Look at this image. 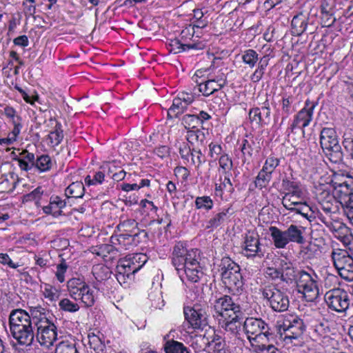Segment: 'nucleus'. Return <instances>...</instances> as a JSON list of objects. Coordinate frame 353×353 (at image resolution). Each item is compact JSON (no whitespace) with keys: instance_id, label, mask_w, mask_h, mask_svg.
Wrapping results in <instances>:
<instances>
[{"instance_id":"nucleus-1","label":"nucleus","mask_w":353,"mask_h":353,"mask_svg":"<svg viewBox=\"0 0 353 353\" xmlns=\"http://www.w3.org/2000/svg\"><path fill=\"white\" fill-rule=\"evenodd\" d=\"M200 252L197 249L188 250L185 245L177 243L173 248L172 263L178 273L185 274L188 279L192 282H198L203 274L199 263Z\"/></svg>"},{"instance_id":"nucleus-2","label":"nucleus","mask_w":353,"mask_h":353,"mask_svg":"<svg viewBox=\"0 0 353 353\" xmlns=\"http://www.w3.org/2000/svg\"><path fill=\"white\" fill-rule=\"evenodd\" d=\"M281 280L289 282L297 276L298 292L303 294L307 301H314L319 294L316 280L305 271H297L294 264L287 259H279Z\"/></svg>"},{"instance_id":"nucleus-3","label":"nucleus","mask_w":353,"mask_h":353,"mask_svg":"<svg viewBox=\"0 0 353 353\" xmlns=\"http://www.w3.org/2000/svg\"><path fill=\"white\" fill-rule=\"evenodd\" d=\"M221 280L225 288L233 294L241 293L243 290L244 279L240 266L230 257H223L219 265Z\"/></svg>"},{"instance_id":"nucleus-4","label":"nucleus","mask_w":353,"mask_h":353,"mask_svg":"<svg viewBox=\"0 0 353 353\" xmlns=\"http://www.w3.org/2000/svg\"><path fill=\"white\" fill-rule=\"evenodd\" d=\"M243 330L252 348L259 343H269L272 337L269 325L261 318H246Z\"/></svg>"},{"instance_id":"nucleus-5","label":"nucleus","mask_w":353,"mask_h":353,"mask_svg":"<svg viewBox=\"0 0 353 353\" xmlns=\"http://www.w3.org/2000/svg\"><path fill=\"white\" fill-rule=\"evenodd\" d=\"M145 261V256L141 254H136L120 260L116 269V278L118 282L123 288H129L133 281V275L141 268Z\"/></svg>"},{"instance_id":"nucleus-6","label":"nucleus","mask_w":353,"mask_h":353,"mask_svg":"<svg viewBox=\"0 0 353 353\" xmlns=\"http://www.w3.org/2000/svg\"><path fill=\"white\" fill-rule=\"evenodd\" d=\"M33 323L37 328L35 343L41 346L49 348L57 339V327L44 314L33 317Z\"/></svg>"},{"instance_id":"nucleus-7","label":"nucleus","mask_w":353,"mask_h":353,"mask_svg":"<svg viewBox=\"0 0 353 353\" xmlns=\"http://www.w3.org/2000/svg\"><path fill=\"white\" fill-rule=\"evenodd\" d=\"M320 144L323 152L332 162L338 163L343 159L341 147L334 129L323 128L320 134Z\"/></svg>"},{"instance_id":"nucleus-8","label":"nucleus","mask_w":353,"mask_h":353,"mask_svg":"<svg viewBox=\"0 0 353 353\" xmlns=\"http://www.w3.org/2000/svg\"><path fill=\"white\" fill-rule=\"evenodd\" d=\"M305 330L303 319L296 315L286 316L279 329L281 338L286 343L296 344Z\"/></svg>"},{"instance_id":"nucleus-9","label":"nucleus","mask_w":353,"mask_h":353,"mask_svg":"<svg viewBox=\"0 0 353 353\" xmlns=\"http://www.w3.org/2000/svg\"><path fill=\"white\" fill-rule=\"evenodd\" d=\"M67 287L70 296L75 301H81L87 307L94 304V291L82 279L72 278L68 281Z\"/></svg>"},{"instance_id":"nucleus-10","label":"nucleus","mask_w":353,"mask_h":353,"mask_svg":"<svg viewBox=\"0 0 353 353\" xmlns=\"http://www.w3.org/2000/svg\"><path fill=\"white\" fill-rule=\"evenodd\" d=\"M325 303L329 310L339 314H346L350 306L348 292L341 288H334L324 295Z\"/></svg>"},{"instance_id":"nucleus-11","label":"nucleus","mask_w":353,"mask_h":353,"mask_svg":"<svg viewBox=\"0 0 353 353\" xmlns=\"http://www.w3.org/2000/svg\"><path fill=\"white\" fill-rule=\"evenodd\" d=\"M263 297L268 301L270 307L275 312L288 310L290 301L287 294L274 285H268L260 289Z\"/></svg>"},{"instance_id":"nucleus-12","label":"nucleus","mask_w":353,"mask_h":353,"mask_svg":"<svg viewBox=\"0 0 353 353\" xmlns=\"http://www.w3.org/2000/svg\"><path fill=\"white\" fill-rule=\"evenodd\" d=\"M334 265L345 280L353 281V258L345 250L335 249L332 252Z\"/></svg>"},{"instance_id":"nucleus-13","label":"nucleus","mask_w":353,"mask_h":353,"mask_svg":"<svg viewBox=\"0 0 353 353\" xmlns=\"http://www.w3.org/2000/svg\"><path fill=\"white\" fill-rule=\"evenodd\" d=\"M208 310L205 303H196L183 309L185 319L194 329H200L208 324Z\"/></svg>"},{"instance_id":"nucleus-14","label":"nucleus","mask_w":353,"mask_h":353,"mask_svg":"<svg viewBox=\"0 0 353 353\" xmlns=\"http://www.w3.org/2000/svg\"><path fill=\"white\" fill-rule=\"evenodd\" d=\"M282 186L287 191L282 201L285 209L290 208L293 204H299L300 200H303L304 194L299 183L285 179L282 181Z\"/></svg>"},{"instance_id":"nucleus-15","label":"nucleus","mask_w":353,"mask_h":353,"mask_svg":"<svg viewBox=\"0 0 353 353\" xmlns=\"http://www.w3.org/2000/svg\"><path fill=\"white\" fill-rule=\"evenodd\" d=\"M316 103L309 99L305 102V106L294 116V121L289 129L293 132L296 128H301L304 134V128L308 126L312 120L314 110Z\"/></svg>"},{"instance_id":"nucleus-16","label":"nucleus","mask_w":353,"mask_h":353,"mask_svg":"<svg viewBox=\"0 0 353 353\" xmlns=\"http://www.w3.org/2000/svg\"><path fill=\"white\" fill-rule=\"evenodd\" d=\"M214 309L217 314L225 319L228 316L242 312L240 305L234 303L232 297L228 295L216 299L214 303Z\"/></svg>"},{"instance_id":"nucleus-17","label":"nucleus","mask_w":353,"mask_h":353,"mask_svg":"<svg viewBox=\"0 0 353 353\" xmlns=\"http://www.w3.org/2000/svg\"><path fill=\"white\" fill-rule=\"evenodd\" d=\"M242 248L245 252L244 254L247 257L259 256L260 258L264 256V252L261 248L259 235L254 231H248L244 237Z\"/></svg>"},{"instance_id":"nucleus-18","label":"nucleus","mask_w":353,"mask_h":353,"mask_svg":"<svg viewBox=\"0 0 353 353\" xmlns=\"http://www.w3.org/2000/svg\"><path fill=\"white\" fill-rule=\"evenodd\" d=\"M194 100V96L191 92H180L176 97L174 98L172 104L168 110V117L170 119L176 118L186 110L188 106Z\"/></svg>"},{"instance_id":"nucleus-19","label":"nucleus","mask_w":353,"mask_h":353,"mask_svg":"<svg viewBox=\"0 0 353 353\" xmlns=\"http://www.w3.org/2000/svg\"><path fill=\"white\" fill-rule=\"evenodd\" d=\"M116 250L119 251L130 250L132 246L137 245L140 241V237L137 233H119L116 231L110 240Z\"/></svg>"},{"instance_id":"nucleus-20","label":"nucleus","mask_w":353,"mask_h":353,"mask_svg":"<svg viewBox=\"0 0 353 353\" xmlns=\"http://www.w3.org/2000/svg\"><path fill=\"white\" fill-rule=\"evenodd\" d=\"M270 115L271 110L268 101H265L260 108H251L248 113L250 122L258 128L268 125L270 123Z\"/></svg>"},{"instance_id":"nucleus-21","label":"nucleus","mask_w":353,"mask_h":353,"mask_svg":"<svg viewBox=\"0 0 353 353\" xmlns=\"http://www.w3.org/2000/svg\"><path fill=\"white\" fill-rule=\"evenodd\" d=\"M226 84V77L224 73L220 72L217 76L208 79L199 84V92L205 97H208L221 90Z\"/></svg>"},{"instance_id":"nucleus-22","label":"nucleus","mask_w":353,"mask_h":353,"mask_svg":"<svg viewBox=\"0 0 353 353\" xmlns=\"http://www.w3.org/2000/svg\"><path fill=\"white\" fill-rule=\"evenodd\" d=\"M314 194L320 205L337 203L333 188L328 183H318L314 185Z\"/></svg>"},{"instance_id":"nucleus-23","label":"nucleus","mask_w":353,"mask_h":353,"mask_svg":"<svg viewBox=\"0 0 353 353\" xmlns=\"http://www.w3.org/2000/svg\"><path fill=\"white\" fill-rule=\"evenodd\" d=\"M12 336L21 345L30 346L35 343V334L32 325L10 330Z\"/></svg>"},{"instance_id":"nucleus-24","label":"nucleus","mask_w":353,"mask_h":353,"mask_svg":"<svg viewBox=\"0 0 353 353\" xmlns=\"http://www.w3.org/2000/svg\"><path fill=\"white\" fill-rule=\"evenodd\" d=\"M166 47L170 52L177 54L190 50H202L204 48L205 44L203 42H196L194 40L184 43L179 39H174L166 43Z\"/></svg>"},{"instance_id":"nucleus-25","label":"nucleus","mask_w":353,"mask_h":353,"mask_svg":"<svg viewBox=\"0 0 353 353\" xmlns=\"http://www.w3.org/2000/svg\"><path fill=\"white\" fill-rule=\"evenodd\" d=\"M34 324L33 319L23 310H15L12 311L9 317L10 330L16 329L17 327L30 326Z\"/></svg>"},{"instance_id":"nucleus-26","label":"nucleus","mask_w":353,"mask_h":353,"mask_svg":"<svg viewBox=\"0 0 353 353\" xmlns=\"http://www.w3.org/2000/svg\"><path fill=\"white\" fill-rule=\"evenodd\" d=\"M336 239L339 240L347 249L353 251V234L350 229L345 224L337 227L332 232Z\"/></svg>"},{"instance_id":"nucleus-27","label":"nucleus","mask_w":353,"mask_h":353,"mask_svg":"<svg viewBox=\"0 0 353 353\" xmlns=\"http://www.w3.org/2000/svg\"><path fill=\"white\" fill-rule=\"evenodd\" d=\"M243 313L239 314H234L231 316H228L226 319L223 322L221 325L226 332H228L234 335H237L243 327Z\"/></svg>"},{"instance_id":"nucleus-28","label":"nucleus","mask_w":353,"mask_h":353,"mask_svg":"<svg viewBox=\"0 0 353 353\" xmlns=\"http://www.w3.org/2000/svg\"><path fill=\"white\" fill-rule=\"evenodd\" d=\"M308 17L303 12L295 15L291 22V32L294 36H301L307 26Z\"/></svg>"},{"instance_id":"nucleus-29","label":"nucleus","mask_w":353,"mask_h":353,"mask_svg":"<svg viewBox=\"0 0 353 353\" xmlns=\"http://www.w3.org/2000/svg\"><path fill=\"white\" fill-rule=\"evenodd\" d=\"M66 205L65 201L61 200L59 196L50 198L48 205L43 207V211L46 214H51L54 217H58L62 214V209Z\"/></svg>"},{"instance_id":"nucleus-30","label":"nucleus","mask_w":353,"mask_h":353,"mask_svg":"<svg viewBox=\"0 0 353 353\" xmlns=\"http://www.w3.org/2000/svg\"><path fill=\"white\" fill-rule=\"evenodd\" d=\"M269 231L275 248L279 249L285 248L289 243L285 230L283 231L276 226H270Z\"/></svg>"},{"instance_id":"nucleus-31","label":"nucleus","mask_w":353,"mask_h":353,"mask_svg":"<svg viewBox=\"0 0 353 353\" xmlns=\"http://www.w3.org/2000/svg\"><path fill=\"white\" fill-rule=\"evenodd\" d=\"M137 225L138 223L134 219H129L120 222L116 229L121 233H137L139 237L142 235L144 238H146L147 233L144 230H139Z\"/></svg>"},{"instance_id":"nucleus-32","label":"nucleus","mask_w":353,"mask_h":353,"mask_svg":"<svg viewBox=\"0 0 353 353\" xmlns=\"http://www.w3.org/2000/svg\"><path fill=\"white\" fill-rule=\"evenodd\" d=\"M336 185L334 187L336 194L341 193L340 197H353V177L346 176L344 178V181L335 183Z\"/></svg>"},{"instance_id":"nucleus-33","label":"nucleus","mask_w":353,"mask_h":353,"mask_svg":"<svg viewBox=\"0 0 353 353\" xmlns=\"http://www.w3.org/2000/svg\"><path fill=\"white\" fill-rule=\"evenodd\" d=\"M302 201L303 200H300L299 204H293V205H291L290 208H287V210L301 214L308 221H312L316 217L315 212L312 210L311 207L307 205L305 203H303Z\"/></svg>"},{"instance_id":"nucleus-34","label":"nucleus","mask_w":353,"mask_h":353,"mask_svg":"<svg viewBox=\"0 0 353 353\" xmlns=\"http://www.w3.org/2000/svg\"><path fill=\"white\" fill-rule=\"evenodd\" d=\"M285 232L289 243L293 242L297 244H303L304 243L305 239L302 227L292 224L285 230Z\"/></svg>"},{"instance_id":"nucleus-35","label":"nucleus","mask_w":353,"mask_h":353,"mask_svg":"<svg viewBox=\"0 0 353 353\" xmlns=\"http://www.w3.org/2000/svg\"><path fill=\"white\" fill-rule=\"evenodd\" d=\"M85 193L84 185L81 181L72 183L65 189V194L68 197L82 198Z\"/></svg>"},{"instance_id":"nucleus-36","label":"nucleus","mask_w":353,"mask_h":353,"mask_svg":"<svg viewBox=\"0 0 353 353\" xmlns=\"http://www.w3.org/2000/svg\"><path fill=\"white\" fill-rule=\"evenodd\" d=\"M41 288L43 296L49 301L55 302L59 299L60 291L56 287L49 283H43Z\"/></svg>"},{"instance_id":"nucleus-37","label":"nucleus","mask_w":353,"mask_h":353,"mask_svg":"<svg viewBox=\"0 0 353 353\" xmlns=\"http://www.w3.org/2000/svg\"><path fill=\"white\" fill-rule=\"evenodd\" d=\"M63 139V133L61 129V124L57 123L54 130L50 132L48 136V145L50 147H56L61 143Z\"/></svg>"},{"instance_id":"nucleus-38","label":"nucleus","mask_w":353,"mask_h":353,"mask_svg":"<svg viewBox=\"0 0 353 353\" xmlns=\"http://www.w3.org/2000/svg\"><path fill=\"white\" fill-rule=\"evenodd\" d=\"M229 208L214 214L208 221L206 228L208 229L216 228L226 221L229 216Z\"/></svg>"},{"instance_id":"nucleus-39","label":"nucleus","mask_w":353,"mask_h":353,"mask_svg":"<svg viewBox=\"0 0 353 353\" xmlns=\"http://www.w3.org/2000/svg\"><path fill=\"white\" fill-rule=\"evenodd\" d=\"M317 217L332 232L343 223L334 220V216L332 214H325L323 212L318 211L316 212Z\"/></svg>"},{"instance_id":"nucleus-40","label":"nucleus","mask_w":353,"mask_h":353,"mask_svg":"<svg viewBox=\"0 0 353 353\" xmlns=\"http://www.w3.org/2000/svg\"><path fill=\"white\" fill-rule=\"evenodd\" d=\"M294 98L291 95H284L281 101L282 113L285 117L282 119V122L287 118L290 114L295 111V108L293 105Z\"/></svg>"},{"instance_id":"nucleus-41","label":"nucleus","mask_w":353,"mask_h":353,"mask_svg":"<svg viewBox=\"0 0 353 353\" xmlns=\"http://www.w3.org/2000/svg\"><path fill=\"white\" fill-rule=\"evenodd\" d=\"M190 342V346L196 352L205 350L210 343L208 339L204 335H195L192 336Z\"/></svg>"},{"instance_id":"nucleus-42","label":"nucleus","mask_w":353,"mask_h":353,"mask_svg":"<svg viewBox=\"0 0 353 353\" xmlns=\"http://www.w3.org/2000/svg\"><path fill=\"white\" fill-rule=\"evenodd\" d=\"M165 353H190L188 348L181 342L170 340L164 345Z\"/></svg>"},{"instance_id":"nucleus-43","label":"nucleus","mask_w":353,"mask_h":353,"mask_svg":"<svg viewBox=\"0 0 353 353\" xmlns=\"http://www.w3.org/2000/svg\"><path fill=\"white\" fill-rule=\"evenodd\" d=\"M52 166L51 158L48 154H42L36 159L34 168L41 172L49 171Z\"/></svg>"},{"instance_id":"nucleus-44","label":"nucleus","mask_w":353,"mask_h":353,"mask_svg":"<svg viewBox=\"0 0 353 353\" xmlns=\"http://www.w3.org/2000/svg\"><path fill=\"white\" fill-rule=\"evenodd\" d=\"M219 171L224 175H231V170L233 167V163L231 158L226 154L221 155L219 159Z\"/></svg>"},{"instance_id":"nucleus-45","label":"nucleus","mask_w":353,"mask_h":353,"mask_svg":"<svg viewBox=\"0 0 353 353\" xmlns=\"http://www.w3.org/2000/svg\"><path fill=\"white\" fill-rule=\"evenodd\" d=\"M189 153L191 155L192 163L195 165L196 169L199 170V167L206 161L205 156L197 148H189V150L187 151V154H189Z\"/></svg>"},{"instance_id":"nucleus-46","label":"nucleus","mask_w":353,"mask_h":353,"mask_svg":"<svg viewBox=\"0 0 353 353\" xmlns=\"http://www.w3.org/2000/svg\"><path fill=\"white\" fill-rule=\"evenodd\" d=\"M186 137L188 141L192 145L194 143L202 145L205 139V133L199 129L188 130Z\"/></svg>"},{"instance_id":"nucleus-47","label":"nucleus","mask_w":353,"mask_h":353,"mask_svg":"<svg viewBox=\"0 0 353 353\" xmlns=\"http://www.w3.org/2000/svg\"><path fill=\"white\" fill-rule=\"evenodd\" d=\"M54 353H79L74 341H63L56 347Z\"/></svg>"},{"instance_id":"nucleus-48","label":"nucleus","mask_w":353,"mask_h":353,"mask_svg":"<svg viewBox=\"0 0 353 353\" xmlns=\"http://www.w3.org/2000/svg\"><path fill=\"white\" fill-rule=\"evenodd\" d=\"M208 21L206 17L201 19L195 20L193 21V26H190L188 28L183 30L181 32V39L185 37L188 34L192 35L193 37L194 34V28H203L208 26Z\"/></svg>"},{"instance_id":"nucleus-49","label":"nucleus","mask_w":353,"mask_h":353,"mask_svg":"<svg viewBox=\"0 0 353 353\" xmlns=\"http://www.w3.org/2000/svg\"><path fill=\"white\" fill-rule=\"evenodd\" d=\"M241 59L245 64L248 65L250 68H253L259 60V55L255 50L248 49L243 52Z\"/></svg>"},{"instance_id":"nucleus-50","label":"nucleus","mask_w":353,"mask_h":353,"mask_svg":"<svg viewBox=\"0 0 353 353\" xmlns=\"http://www.w3.org/2000/svg\"><path fill=\"white\" fill-rule=\"evenodd\" d=\"M92 272L95 279L99 282L107 279L110 274L108 268L100 264L93 266Z\"/></svg>"},{"instance_id":"nucleus-51","label":"nucleus","mask_w":353,"mask_h":353,"mask_svg":"<svg viewBox=\"0 0 353 353\" xmlns=\"http://www.w3.org/2000/svg\"><path fill=\"white\" fill-rule=\"evenodd\" d=\"M272 177V176L271 174L265 172V171L261 169V171L258 173V175L256 176L254 181L256 188L261 190L263 188H265L269 184Z\"/></svg>"},{"instance_id":"nucleus-52","label":"nucleus","mask_w":353,"mask_h":353,"mask_svg":"<svg viewBox=\"0 0 353 353\" xmlns=\"http://www.w3.org/2000/svg\"><path fill=\"white\" fill-rule=\"evenodd\" d=\"M195 206L197 209L210 210L213 208V201L208 196H198L195 199Z\"/></svg>"},{"instance_id":"nucleus-53","label":"nucleus","mask_w":353,"mask_h":353,"mask_svg":"<svg viewBox=\"0 0 353 353\" xmlns=\"http://www.w3.org/2000/svg\"><path fill=\"white\" fill-rule=\"evenodd\" d=\"M14 88L21 94L22 98L26 103H30V105H34L35 101H39V96L35 90L27 92L17 85Z\"/></svg>"},{"instance_id":"nucleus-54","label":"nucleus","mask_w":353,"mask_h":353,"mask_svg":"<svg viewBox=\"0 0 353 353\" xmlns=\"http://www.w3.org/2000/svg\"><path fill=\"white\" fill-rule=\"evenodd\" d=\"M60 309L64 312H76L80 309L79 305L68 298L61 299L59 303Z\"/></svg>"},{"instance_id":"nucleus-55","label":"nucleus","mask_w":353,"mask_h":353,"mask_svg":"<svg viewBox=\"0 0 353 353\" xmlns=\"http://www.w3.org/2000/svg\"><path fill=\"white\" fill-rule=\"evenodd\" d=\"M268 343H259L253 347V351L256 353H281L274 345L268 344Z\"/></svg>"},{"instance_id":"nucleus-56","label":"nucleus","mask_w":353,"mask_h":353,"mask_svg":"<svg viewBox=\"0 0 353 353\" xmlns=\"http://www.w3.org/2000/svg\"><path fill=\"white\" fill-rule=\"evenodd\" d=\"M230 175H225L224 180L222 183L218 184H215V194L216 196H221L223 194V191L224 189H226L228 186H229V191L231 192L233 190L232 184L230 179Z\"/></svg>"},{"instance_id":"nucleus-57","label":"nucleus","mask_w":353,"mask_h":353,"mask_svg":"<svg viewBox=\"0 0 353 353\" xmlns=\"http://www.w3.org/2000/svg\"><path fill=\"white\" fill-rule=\"evenodd\" d=\"M182 124L186 129L192 130L199 125V120L195 114H185L182 118Z\"/></svg>"},{"instance_id":"nucleus-58","label":"nucleus","mask_w":353,"mask_h":353,"mask_svg":"<svg viewBox=\"0 0 353 353\" xmlns=\"http://www.w3.org/2000/svg\"><path fill=\"white\" fill-rule=\"evenodd\" d=\"M279 163L280 160L278 158L270 157L265 160L262 170L265 171V172L272 174L275 168L279 165Z\"/></svg>"},{"instance_id":"nucleus-59","label":"nucleus","mask_w":353,"mask_h":353,"mask_svg":"<svg viewBox=\"0 0 353 353\" xmlns=\"http://www.w3.org/2000/svg\"><path fill=\"white\" fill-rule=\"evenodd\" d=\"M89 344L90 347L97 353L103 352L105 348L104 343H102L98 336L94 334L92 336H89Z\"/></svg>"},{"instance_id":"nucleus-60","label":"nucleus","mask_w":353,"mask_h":353,"mask_svg":"<svg viewBox=\"0 0 353 353\" xmlns=\"http://www.w3.org/2000/svg\"><path fill=\"white\" fill-rule=\"evenodd\" d=\"M104 179V173L101 171H99L94 174L92 178L90 175H88L85 178V182L88 185H94L102 183Z\"/></svg>"},{"instance_id":"nucleus-61","label":"nucleus","mask_w":353,"mask_h":353,"mask_svg":"<svg viewBox=\"0 0 353 353\" xmlns=\"http://www.w3.org/2000/svg\"><path fill=\"white\" fill-rule=\"evenodd\" d=\"M274 267H268L266 268L265 274L272 280H281L279 259L274 263Z\"/></svg>"},{"instance_id":"nucleus-62","label":"nucleus","mask_w":353,"mask_h":353,"mask_svg":"<svg viewBox=\"0 0 353 353\" xmlns=\"http://www.w3.org/2000/svg\"><path fill=\"white\" fill-rule=\"evenodd\" d=\"M12 123L13 125V129L8 134L16 141L22 128L21 117H17L16 118V121H12Z\"/></svg>"},{"instance_id":"nucleus-63","label":"nucleus","mask_w":353,"mask_h":353,"mask_svg":"<svg viewBox=\"0 0 353 353\" xmlns=\"http://www.w3.org/2000/svg\"><path fill=\"white\" fill-rule=\"evenodd\" d=\"M68 269V265L64 260H62L61 263L57 265L56 277L60 283H63L65 281V273Z\"/></svg>"},{"instance_id":"nucleus-64","label":"nucleus","mask_w":353,"mask_h":353,"mask_svg":"<svg viewBox=\"0 0 353 353\" xmlns=\"http://www.w3.org/2000/svg\"><path fill=\"white\" fill-rule=\"evenodd\" d=\"M254 142L253 140L243 139L241 145V150L244 156L247 155L251 157L252 154V144Z\"/></svg>"}]
</instances>
